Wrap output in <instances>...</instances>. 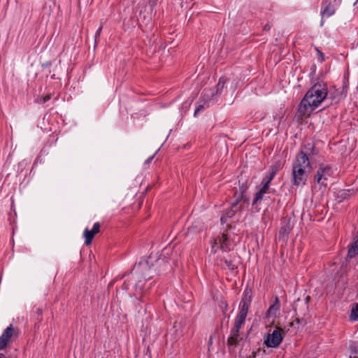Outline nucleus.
I'll list each match as a JSON object with an SVG mask.
<instances>
[{"label": "nucleus", "instance_id": "nucleus-1", "mask_svg": "<svg viewBox=\"0 0 358 358\" xmlns=\"http://www.w3.org/2000/svg\"><path fill=\"white\" fill-rule=\"evenodd\" d=\"M327 92V87L324 83L315 84L301 100L298 108L299 116L303 118L309 115L325 99Z\"/></svg>", "mask_w": 358, "mask_h": 358}, {"label": "nucleus", "instance_id": "nucleus-2", "mask_svg": "<svg viewBox=\"0 0 358 358\" xmlns=\"http://www.w3.org/2000/svg\"><path fill=\"white\" fill-rule=\"evenodd\" d=\"M311 169L310 162L307 155L303 151L299 152L292 162V185H305Z\"/></svg>", "mask_w": 358, "mask_h": 358}, {"label": "nucleus", "instance_id": "nucleus-3", "mask_svg": "<svg viewBox=\"0 0 358 358\" xmlns=\"http://www.w3.org/2000/svg\"><path fill=\"white\" fill-rule=\"evenodd\" d=\"M281 169V165L280 164H275L271 166L269 169V173L268 175L265 176L260 185V189L256 193L255 199L253 200L252 205H255L259 201L262 200L264 198V195L265 194H268L271 192L269 189L270 183L274 178L277 172Z\"/></svg>", "mask_w": 358, "mask_h": 358}, {"label": "nucleus", "instance_id": "nucleus-4", "mask_svg": "<svg viewBox=\"0 0 358 358\" xmlns=\"http://www.w3.org/2000/svg\"><path fill=\"white\" fill-rule=\"evenodd\" d=\"M211 252L216 254L230 251L234 248L233 241L225 233H220L210 240Z\"/></svg>", "mask_w": 358, "mask_h": 358}, {"label": "nucleus", "instance_id": "nucleus-5", "mask_svg": "<svg viewBox=\"0 0 358 358\" xmlns=\"http://www.w3.org/2000/svg\"><path fill=\"white\" fill-rule=\"evenodd\" d=\"M134 270L138 274V278H140L138 285H136V289L139 288L141 290L144 285L143 282L151 278L152 270L147 261L136 265Z\"/></svg>", "mask_w": 358, "mask_h": 358}, {"label": "nucleus", "instance_id": "nucleus-6", "mask_svg": "<svg viewBox=\"0 0 358 358\" xmlns=\"http://www.w3.org/2000/svg\"><path fill=\"white\" fill-rule=\"evenodd\" d=\"M334 174L333 169L329 165L320 164L315 176V181L321 185L327 186V181Z\"/></svg>", "mask_w": 358, "mask_h": 358}, {"label": "nucleus", "instance_id": "nucleus-7", "mask_svg": "<svg viewBox=\"0 0 358 358\" xmlns=\"http://www.w3.org/2000/svg\"><path fill=\"white\" fill-rule=\"evenodd\" d=\"M251 294L252 292L250 289H245L243 293V296L241 301L239 305V312L236 319L245 322L246 316L248 313L250 304L251 303Z\"/></svg>", "mask_w": 358, "mask_h": 358}, {"label": "nucleus", "instance_id": "nucleus-8", "mask_svg": "<svg viewBox=\"0 0 358 358\" xmlns=\"http://www.w3.org/2000/svg\"><path fill=\"white\" fill-rule=\"evenodd\" d=\"M282 331V329L276 328L271 334H268L264 339L266 346L271 348L278 347L283 339Z\"/></svg>", "mask_w": 358, "mask_h": 358}, {"label": "nucleus", "instance_id": "nucleus-9", "mask_svg": "<svg viewBox=\"0 0 358 358\" xmlns=\"http://www.w3.org/2000/svg\"><path fill=\"white\" fill-rule=\"evenodd\" d=\"M17 331L13 324H10L0 336V350L6 348L11 342L12 338L15 335Z\"/></svg>", "mask_w": 358, "mask_h": 358}, {"label": "nucleus", "instance_id": "nucleus-10", "mask_svg": "<svg viewBox=\"0 0 358 358\" xmlns=\"http://www.w3.org/2000/svg\"><path fill=\"white\" fill-rule=\"evenodd\" d=\"M101 224L99 222H95L92 229L86 228L83 231V237L85 238V243L89 245L92 243L94 237L100 231Z\"/></svg>", "mask_w": 358, "mask_h": 358}, {"label": "nucleus", "instance_id": "nucleus-11", "mask_svg": "<svg viewBox=\"0 0 358 358\" xmlns=\"http://www.w3.org/2000/svg\"><path fill=\"white\" fill-rule=\"evenodd\" d=\"M280 310V301L278 297H275L274 303L271 305L266 312V317H275Z\"/></svg>", "mask_w": 358, "mask_h": 358}, {"label": "nucleus", "instance_id": "nucleus-12", "mask_svg": "<svg viewBox=\"0 0 358 358\" xmlns=\"http://www.w3.org/2000/svg\"><path fill=\"white\" fill-rule=\"evenodd\" d=\"M335 13V8L334 6H332L330 3H326L323 6L322 10L321 11V15L322 17H329L333 15Z\"/></svg>", "mask_w": 358, "mask_h": 358}, {"label": "nucleus", "instance_id": "nucleus-13", "mask_svg": "<svg viewBox=\"0 0 358 358\" xmlns=\"http://www.w3.org/2000/svg\"><path fill=\"white\" fill-rule=\"evenodd\" d=\"M241 340L239 333L231 330L227 343L229 345H236Z\"/></svg>", "mask_w": 358, "mask_h": 358}, {"label": "nucleus", "instance_id": "nucleus-14", "mask_svg": "<svg viewBox=\"0 0 358 358\" xmlns=\"http://www.w3.org/2000/svg\"><path fill=\"white\" fill-rule=\"evenodd\" d=\"M224 264L226 265L227 268L231 271H234L237 268L236 264L235 262V260L231 259V257L229 259H227L224 257H223Z\"/></svg>", "mask_w": 358, "mask_h": 358}, {"label": "nucleus", "instance_id": "nucleus-15", "mask_svg": "<svg viewBox=\"0 0 358 358\" xmlns=\"http://www.w3.org/2000/svg\"><path fill=\"white\" fill-rule=\"evenodd\" d=\"M351 321H356L358 320V304L355 303L353 305L351 313L350 315Z\"/></svg>", "mask_w": 358, "mask_h": 358}, {"label": "nucleus", "instance_id": "nucleus-16", "mask_svg": "<svg viewBox=\"0 0 358 358\" xmlns=\"http://www.w3.org/2000/svg\"><path fill=\"white\" fill-rule=\"evenodd\" d=\"M244 323L243 321L235 319L234 327L231 330L239 333Z\"/></svg>", "mask_w": 358, "mask_h": 358}, {"label": "nucleus", "instance_id": "nucleus-17", "mask_svg": "<svg viewBox=\"0 0 358 358\" xmlns=\"http://www.w3.org/2000/svg\"><path fill=\"white\" fill-rule=\"evenodd\" d=\"M290 231V229L289 227V226H286V227H281L280 230V234L281 235H288Z\"/></svg>", "mask_w": 358, "mask_h": 358}, {"label": "nucleus", "instance_id": "nucleus-18", "mask_svg": "<svg viewBox=\"0 0 358 358\" xmlns=\"http://www.w3.org/2000/svg\"><path fill=\"white\" fill-rule=\"evenodd\" d=\"M282 117H283V113L282 111H280L279 113H278L273 116L274 120L277 121L278 122V124L280 123Z\"/></svg>", "mask_w": 358, "mask_h": 358}, {"label": "nucleus", "instance_id": "nucleus-19", "mask_svg": "<svg viewBox=\"0 0 358 358\" xmlns=\"http://www.w3.org/2000/svg\"><path fill=\"white\" fill-rule=\"evenodd\" d=\"M102 25H101L99 29L96 30V33H95V43H97V38H99L100 37V35H101V31H102Z\"/></svg>", "mask_w": 358, "mask_h": 358}, {"label": "nucleus", "instance_id": "nucleus-20", "mask_svg": "<svg viewBox=\"0 0 358 358\" xmlns=\"http://www.w3.org/2000/svg\"><path fill=\"white\" fill-rule=\"evenodd\" d=\"M36 313L37 314V320L41 321L42 320V309L41 308H36Z\"/></svg>", "mask_w": 358, "mask_h": 358}, {"label": "nucleus", "instance_id": "nucleus-21", "mask_svg": "<svg viewBox=\"0 0 358 358\" xmlns=\"http://www.w3.org/2000/svg\"><path fill=\"white\" fill-rule=\"evenodd\" d=\"M51 99V96L50 94L45 95L42 98V103H45Z\"/></svg>", "mask_w": 358, "mask_h": 358}, {"label": "nucleus", "instance_id": "nucleus-22", "mask_svg": "<svg viewBox=\"0 0 358 358\" xmlns=\"http://www.w3.org/2000/svg\"><path fill=\"white\" fill-rule=\"evenodd\" d=\"M158 0H149L148 4L150 7L153 8L157 5V2Z\"/></svg>", "mask_w": 358, "mask_h": 358}, {"label": "nucleus", "instance_id": "nucleus-23", "mask_svg": "<svg viewBox=\"0 0 358 358\" xmlns=\"http://www.w3.org/2000/svg\"><path fill=\"white\" fill-rule=\"evenodd\" d=\"M204 108V107L201 105H199L196 109L195 110V112H194V115L196 116L197 113L201 110H203Z\"/></svg>", "mask_w": 358, "mask_h": 358}, {"label": "nucleus", "instance_id": "nucleus-24", "mask_svg": "<svg viewBox=\"0 0 358 358\" xmlns=\"http://www.w3.org/2000/svg\"><path fill=\"white\" fill-rule=\"evenodd\" d=\"M316 50H317L318 55L322 57V60L324 61V54L320 50H319L317 48H316Z\"/></svg>", "mask_w": 358, "mask_h": 358}, {"label": "nucleus", "instance_id": "nucleus-25", "mask_svg": "<svg viewBox=\"0 0 358 358\" xmlns=\"http://www.w3.org/2000/svg\"><path fill=\"white\" fill-rule=\"evenodd\" d=\"M221 83H222V84L224 83L222 82V78H220V79L219 80V82H218V83H217V87H219V86L221 85Z\"/></svg>", "mask_w": 358, "mask_h": 358}, {"label": "nucleus", "instance_id": "nucleus-26", "mask_svg": "<svg viewBox=\"0 0 358 358\" xmlns=\"http://www.w3.org/2000/svg\"><path fill=\"white\" fill-rule=\"evenodd\" d=\"M234 212H232V213H229L227 215V216H228L229 217H232V216L234 215Z\"/></svg>", "mask_w": 358, "mask_h": 358}, {"label": "nucleus", "instance_id": "nucleus-27", "mask_svg": "<svg viewBox=\"0 0 358 358\" xmlns=\"http://www.w3.org/2000/svg\"><path fill=\"white\" fill-rule=\"evenodd\" d=\"M264 29L268 30L270 29V26L268 24H266L265 25Z\"/></svg>", "mask_w": 358, "mask_h": 358}, {"label": "nucleus", "instance_id": "nucleus-28", "mask_svg": "<svg viewBox=\"0 0 358 358\" xmlns=\"http://www.w3.org/2000/svg\"><path fill=\"white\" fill-rule=\"evenodd\" d=\"M152 159H153V157H150V158L147 160V162H148V163H150V162L152 160Z\"/></svg>", "mask_w": 358, "mask_h": 358}, {"label": "nucleus", "instance_id": "nucleus-29", "mask_svg": "<svg viewBox=\"0 0 358 358\" xmlns=\"http://www.w3.org/2000/svg\"><path fill=\"white\" fill-rule=\"evenodd\" d=\"M224 217H221V222H225V221L224 220Z\"/></svg>", "mask_w": 358, "mask_h": 358}, {"label": "nucleus", "instance_id": "nucleus-30", "mask_svg": "<svg viewBox=\"0 0 358 358\" xmlns=\"http://www.w3.org/2000/svg\"><path fill=\"white\" fill-rule=\"evenodd\" d=\"M212 339H213V338H212V337H210V341H209V343H210V344L212 343Z\"/></svg>", "mask_w": 358, "mask_h": 358}, {"label": "nucleus", "instance_id": "nucleus-31", "mask_svg": "<svg viewBox=\"0 0 358 358\" xmlns=\"http://www.w3.org/2000/svg\"><path fill=\"white\" fill-rule=\"evenodd\" d=\"M358 1V0H357Z\"/></svg>", "mask_w": 358, "mask_h": 358}, {"label": "nucleus", "instance_id": "nucleus-32", "mask_svg": "<svg viewBox=\"0 0 358 358\" xmlns=\"http://www.w3.org/2000/svg\"><path fill=\"white\" fill-rule=\"evenodd\" d=\"M351 358V357H350Z\"/></svg>", "mask_w": 358, "mask_h": 358}]
</instances>
